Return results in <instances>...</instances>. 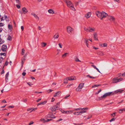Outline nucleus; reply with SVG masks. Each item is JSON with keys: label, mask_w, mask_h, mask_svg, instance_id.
Here are the masks:
<instances>
[{"label": "nucleus", "mask_w": 125, "mask_h": 125, "mask_svg": "<svg viewBox=\"0 0 125 125\" xmlns=\"http://www.w3.org/2000/svg\"><path fill=\"white\" fill-rule=\"evenodd\" d=\"M96 14L98 17L100 18V19L101 20L108 16V14L104 11H102L101 12L99 11H97L96 12Z\"/></svg>", "instance_id": "nucleus-1"}, {"label": "nucleus", "mask_w": 125, "mask_h": 125, "mask_svg": "<svg viewBox=\"0 0 125 125\" xmlns=\"http://www.w3.org/2000/svg\"><path fill=\"white\" fill-rule=\"evenodd\" d=\"M64 1L66 4L67 6L69 7L71 9L73 10H76L74 7L73 5L72 2L70 1L67 0H64Z\"/></svg>", "instance_id": "nucleus-2"}, {"label": "nucleus", "mask_w": 125, "mask_h": 125, "mask_svg": "<svg viewBox=\"0 0 125 125\" xmlns=\"http://www.w3.org/2000/svg\"><path fill=\"white\" fill-rule=\"evenodd\" d=\"M59 109V107L58 106H56V105L54 106L51 108L52 111H55L58 110Z\"/></svg>", "instance_id": "nucleus-3"}, {"label": "nucleus", "mask_w": 125, "mask_h": 125, "mask_svg": "<svg viewBox=\"0 0 125 125\" xmlns=\"http://www.w3.org/2000/svg\"><path fill=\"white\" fill-rule=\"evenodd\" d=\"M7 45H3L2 46V48H1V50L3 52H6L7 50L6 49L7 48Z\"/></svg>", "instance_id": "nucleus-4"}, {"label": "nucleus", "mask_w": 125, "mask_h": 125, "mask_svg": "<svg viewBox=\"0 0 125 125\" xmlns=\"http://www.w3.org/2000/svg\"><path fill=\"white\" fill-rule=\"evenodd\" d=\"M93 35L94 36V39L95 40L98 41L97 33L96 32H95Z\"/></svg>", "instance_id": "nucleus-5"}, {"label": "nucleus", "mask_w": 125, "mask_h": 125, "mask_svg": "<svg viewBox=\"0 0 125 125\" xmlns=\"http://www.w3.org/2000/svg\"><path fill=\"white\" fill-rule=\"evenodd\" d=\"M108 19L111 21H114L115 19V18L113 16H109L108 17Z\"/></svg>", "instance_id": "nucleus-6"}, {"label": "nucleus", "mask_w": 125, "mask_h": 125, "mask_svg": "<svg viewBox=\"0 0 125 125\" xmlns=\"http://www.w3.org/2000/svg\"><path fill=\"white\" fill-rule=\"evenodd\" d=\"M22 10L23 11V13L24 14H25L28 12V10L25 7H23L22 8Z\"/></svg>", "instance_id": "nucleus-7"}, {"label": "nucleus", "mask_w": 125, "mask_h": 125, "mask_svg": "<svg viewBox=\"0 0 125 125\" xmlns=\"http://www.w3.org/2000/svg\"><path fill=\"white\" fill-rule=\"evenodd\" d=\"M68 80L69 81H72L76 80V79L75 76H72L71 77H67Z\"/></svg>", "instance_id": "nucleus-8"}, {"label": "nucleus", "mask_w": 125, "mask_h": 125, "mask_svg": "<svg viewBox=\"0 0 125 125\" xmlns=\"http://www.w3.org/2000/svg\"><path fill=\"white\" fill-rule=\"evenodd\" d=\"M67 31L70 33L73 31V29L70 27L68 26L67 27Z\"/></svg>", "instance_id": "nucleus-9"}, {"label": "nucleus", "mask_w": 125, "mask_h": 125, "mask_svg": "<svg viewBox=\"0 0 125 125\" xmlns=\"http://www.w3.org/2000/svg\"><path fill=\"white\" fill-rule=\"evenodd\" d=\"M91 14V12H89L88 13L85 14V17H86V18H88L90 17Z\"/></svg>", "instance_id": "nucleus-10"}, {"label": "nucleus", "mask_w": 125, "mask_h": 125, "mask_svg": "<svg viewBox=\"0 0 125 125\" xmlns=\"http://www.w3.org/2000/svg\"><path fill=\"white\" fill-rule=\"evenodd\" d=\"M107 96L105 94L103 95L101 97H100L99 98V100H101L103 99V98H105Z\"/></svg>", "instance_id": "nucleus-11"}, {"label": "nucleus", "mask_w": 125, "mask_h": 125, "mask_svg": "<svg viewBox=\"0 0 125 125\" xmlns=\"http://www.w3.org/2000/svg\"><path fill=\"white\" fill-rule=\"evenodd\" d=\"M107 96L105 94L103 95L101 97H100L99 98V100H101L103 99V98H105Z\"/></svg>", "instance_id": "nucleus-12"}, {"label": "nucleus", "mask_w": 125, "mask_h": 125, "mask_svg": "<svg viewBox=\"0 0 125 125\" xmlns=\"http://www.w3.org/2000/svg\"><path fill=\"white\" fill-rule=\"evenodd\" d=\"M124 90H121L120 89H119L118 90H116L115 91L114 93V94H116L119 92H120V93H122L123 91H124Z\"/></svg>", "instance_id": "nucleus-13"}, {"label": "nucleus", "mask_w": 125, "mask_h": 125, "mask_svg": "<svg viewBox=\"0 0 125 125\" xmlns=\"http://www.w3.org/2000/svg\"><path fill=\"white\" fill-rule=\"evenodd\" d=\"M107 96H110L111 95H113L114 94V93L113 92H109L105 93Z\"/></svg>", "instance_id": "nucleus-14"}, {"label": "nucleus", "mask_w": 125, "mask_h": 125, "mask_svg": "<svg viewBox=\"0 0 125 125\" xmlns=\"http://www.w3.org/2000/svg\"><path fill=\"white\" fill-rule=\"evenodd\" d=\"M113 83H116L118 82L117 81V78H114L112 80Z\"/></svg>", "instance_id": "nucleus-15"}, {"label": "nucleus", "mask_w": 125, "mask_h": 125, "mask_svg": "<svg viewBox=\"0 0 125 125\" xmlns=\"http://www.w3.org/2000/svg\"><path fill=\"white\" fill-rule=\"evenodd\" d=\"M61 92L60 91H58L56 92L55 93L54 95H53V96L54 97H55L57 96H58L59 95V94H60Z\"/></svg>", "instance_id": "nucleus-16"}, {"label": "nucleus", "mask_w": 125, "mask_h": 125, "mask_svg": "<svg viewBox=\"0 0 125 125\" xmlns=\"http://www.w3.org/2000/svg\"><path fill=\"white\" fill-rule=\"evenodd\" d=\"M31 15H33L34 17L37 20H39V17L38 16L36 15L35 13H31Z\"/></svg>", "instance_id": "nucleus-17"}, {"label": "nucleus", "mask_w": 125, "mask_h": 125, "mask_svg": "<svg viewBox=\"0 0 125 125\" xmlns=\"http://www.w3.org/2000/svg\"><path fill=\"white\" fill-rule=\"evenodd\" d=\"M84 83H80L78 85V87L81 89L83 86Z\"/></svg>", "instance_id": "nucleus-18"}, {"label": "nucleus", "mask_w": 125, "mask_h": 125, "mask_svg": "<svg viewBox=\"0 0 125 125\" xmlns=\"http://www.w3.org/2000/svg\"><path fill=\"white\" fill-rule=\"evenodd\" d=\"M97 54L98 55L101 56L103 55L104 54V53H103L102 52L100 51H97Z\"/></svg>", "instance_id": "nucleus-19"}, {"label": "nucleus", "mask_w": 125, "mask_h": 125, "mask_svg": "<svg viewBox=\"0 0 125 125\" xmlns=\"http://www.w3.org/2000/svg\"><path fill=\"white\" fill-rule=\"evenodd\" d=\"M47 102V101H45L42 102H40L38 104V105H43L45 104H46Z\"/></svg>", "instance_id": "nucleus-20"}, {"label": "nucleus", "mask_w": 125, "mask_h": 125, "mask_svg": "<svg viewBox=\"0 0 125 125\" xmlns=\"http://www.w3.org/2000/svg\"><path fill=\"white\" fill-rule=\"evenodd\" d=\"M73 114L74 115H81V112L80 111L75 112L73 113Z\"/></svg>", "instance_id": "nucleus-21"}, {"label": "nucleus", "mask_w": 125, "mask_h": 125, "mask_svg": "<svg viewBox=\"0 0 125 125\" xmlns=\"http://www.w3.org/2000/svg\"><path fill=\"white\" fill-rule=\"evenodd\" d=\"M48 12L51 14H53L54 13L53 10L52 9H50L48 10Z\"/></svg>", "instance_id": "nucleus-22"}, {"label": "nucleus", "mask_w": 125, "mask_h": 125, "mask_svg": "<svg viewBox=\"0 0 125 125\" xmlns=\"http://www.w3.org/2000/svg\"><path fill=\"white\" fill-rule=\"evenodd\" d=\"M124 111L125 112V108H123V109H121L119 110V113H123V111Z\"/></svg>", "instance_id": "nucleus-23"}, {"label": "nucleus", "mask_w": 125, "mask_h": 125, "mask_svg": "<svg viewBox=\"0 0 125 125\" xmlns=\"http://www.w3.org/2000/svg\"><path fill=\"white\" fill-rule=\"evenodd\" d=\"M59 36V34H56L54 35L53 36V37L54 39L57 38Z\"/></svg>", "instance_id": "nucleus-24"}, {"label": "nucleus", "mask_w": 125, "mask_h": 125, "mask_svg": "<svg viewBox=\"0 0 125 125\" xmlns=\"http://www.w3.org/2000/svg\"><path fill=\"white\" fill-rule=\"evenodd\" d=\"M40 121L44 123H46L47 122V120H45L44 119H41L40 120Z\"/></svg>", "instance_id": "nucleus-25"}, {"label": "nucleus", "mask_w": 125, "mask_h": 125, "mask_svg": "<svg viewBox=\"0 0 125 125\" xmlns=\"http://www.w3.org/2000/svg\"><path fill=\"white\" fill-rule=\"evenodd\" d=\"M68 80L67 78L64 80V83L65 84L68 83L67 81Z\"/></svg>", "instance_id": "nucleus-26"}, {"label": "nucleus", "mask_w": 125, "mask_h": 125, "mask_svg": "<svg viewBox=\"0 0 125 125\" xmlns=\"http://www.w3.org/2000/svg\"><path fill=\"white\" fill-rule=\"evenodd\" d=\"M86 77H89L90 78H93V79H95V78H96V77H93V76H90V75H87V76H86Z\"/></svg>", "instance_id": "nucleus-27"}, {"label": "nucleus", "mask_w": 125, "mask_h": 125, "mask_svg": "<svg viewBox=\"0 0 125 125\" xmlns=\"http://www.w3.org/2000/svg\"><path fill=\"white\" fill-rule=\"evenodd\" d=\"M101 85V84H98V85H96L95 84L92 87V88H94L96 87H97L99 86H100Z\"/></svg>", "instance_id": "nucleus-28"}, {"label": "nucleus", "mask_w": 125, "mask_h": 125, "mask_svg": "<svg viewBox=\"0 0 125 125\" xmlns=\"http://www.w3.org/2000/svg\"><path fill=\"white\" fill-rule=\"evenodd\" d=\"M76 91L77 92H80L81 91V89L78 87H78L76 89Z\"/></svg>", "instance_id": "nucleus-29"}, {"label": "nucleus", "mask_w": 125, "mask_h": 125, "mask_svg": "<svg viewBox=\"0 0 125 125\" xmlns=\"http://www.w3.org/2000/svg\"><path fill=\"white\" fill-rule=\"evenodd\" d=\"M8 28L9 29L11 30L12 28V25L9 24L8 25Z\"/></svg>", "instance_id": "nucleus-30"}, {"label": "nucleus", "mask_w": 125, "mask_h": 125, "mask_svg": "<svg viewBox=\"0 0 125 125\" xmlns=\"http://www.w3.org/2000/svg\"><path fill=\"white\" fill-rule=\"evenodd\" d=\"M92 115H90L88 116V117L86 119H85L86 120L88 119L91 118L92 117Z\"/></svg>", "instance_id": "nucleus-31"}, {"label": "nucleus", "mask_w": 125, "mask_h": 125, "mask_svg": "<svg viewBox=\"0 0 125 125\" xmlns=\"http://www.w3.org/2000/svg\"><path fill=\"white\" fill-rule=\"evenodd\" d=\"M7 40L9 41H11V37L10 35H8L7 38Z\"/></svg>", "instance_id": "nucleus-32"}, {"label": "nucleus", "mask_w": 125, "mask_h": 125, "mask_svg": "<svg viewBox=\"0 0 125 125\" xmlns=\"http://www.w3.org/2000/svg\"><path fill=\"white\" fill-rule=\"evenodd\" d=\"M4 40H3L1 39H0V44L3 43L4 42Z\"/></svg>", "instance_id": "nucleus-33"}, {"label": "nucleus", "mask_w": 125, "mask_h": 125, "mask_svg": "<svg viewBox=\"0 0 125 125\" xmlns=\"http://www.w3.org/2000/svg\"><path fill=\"white\" fill-rule=\"evenodd\" d=\"M82 111H80L81 112V114H82V113H84L86 112V111L84 109H81Z\"/></svg>", "instance_id": "nucleus-34"}, {"label": "nucleus", "mask_w": 125, "mask_h": 125, "mask_svg": "<svg viewBox=\"0 0 125 125\" xmlns=\"http://www.w3.org/2000/svg\"><path fill=\"white\" fill-rule=\"evenodd\" d=\"M59 110H60L61 111V112H62V113H64L65 112V111L63 110L62 109H61V108H59Z\"/></svg>", "instance_id": "nucleus-35"}, {"label": "nucleus", "mask_w": 125, "mask_h": 125, "mask_svg": "<svg viewBox=\"0 0 125 125\" xmlns=\"http://www.w3.org/2000/svg\"><path fill=\"white\" fill-rule=\"evenodd\" d=\"M95 28H91L90 27V28L89 32H92L93 31H94L95 30Z\"/></svg>", "instance_id": "nucleus-36"}, {"label": "nucleus", "mask_w": 125, "mask_h": 125, "mask_svg": "<svg viewBox=\"0 0 125 125\" xmlns=\"http://www.w3.org/2000/svg\"><path fill=\"white\" fill-rule=\"evenodd\" d=\"M52 114L51 112H50L49 114L47 115V118H51V115Z\"/></svg>", "instance_id": "nucleus-37"}, {"label": "nucleus", "mask_w": 125, "mask_h": 125, "mask_svg": "<svg viewBox=\"0 0 125 125\" xmlns=\"http://www.w3.org/2000/svg\"><path fill=\"white\" fill-rule=\"evenodd\" d=\"M46 45V43L43 42L42 43V47H44Z\"/></svg>", "instance_id": "nucleus-38"}, {"label": "nucleus", "mask_w": 125, "mask_h": 125, "mask_svg": "<svg viewBox=\"0 0 125 125\" xmlns=\"http://www.w3.org/2000/svg\"><path fill=\"white\" fill-rule=\"evenodd\" d=\"M75 61L76 62H81V61L77 57L76 58H75Z\"/></svg>", "instance_id": "nucleus-39"}, {"label": "nucleus", "mask_w": 125, "mask_h": 125, "mask_svg": "<svg viewBox=\"0 0 125 125\" xmlns=\"http://www.w3.org/2000/svg\"><path fill=\"white\" fill-rule=\"evenodd\" d=\"M0 55L1 56L3 55L4 56H5L6 55V53L5 52H4L3 53H0Z\"/></svg>", "instance_id": "nucleus-40"}, {"label": "nucleus", "mask_w": 125, "mask_h": 125, "mask_svg": "<svg viewBox=\"0 0 125 125\" xmlns=\"http://www.w3.org/2000/svg\"><path fill=\"white\" fill-rule=\"evenodd\" d=\"M71 112V111H65L64 113H65L66 114H68L70 113Z\"/></svg>", "instance_id": "nucleus-41"}, {"label": "nucleus", "mask_w": 125, "mask_h": 125, "mask_svg": "<svg viewBox=\"0 0 125 125\" xmlns=\"http://www.w3.org/2000/svg\"><path fill=\"white\" fill-rule=\"evenodd\" d=\"M123 80V79L122 78H120L119 79H117V81L118 82H119L121 81H122Z\"/></svg>", "instance_id": "nucleus-42"}, {"label": "nucleus", "mask_w": 125, "mask_h": 125, "mask_svg": "<svg viewBox=\"0 0 125 125\" xmlns=\"http://www.w3.org/2000/svg\"><path fill=\"white\" fill-rule=\"evenodd\" d=\"M25 51V50L23 48L22 49V53H21V54H22V55H23L24 54Z\"/></svg>", "instance_id": "nucleus-43"}, {"label": "nucleus", "mask_w": 125, "mask_h": 125, "mask_svg": "<svg viewBox=\"0 0 125 125\" xmlns=\"http://www.w3.org/2000/svg\"><path fill=\"white\" fill-rule=\"evenodd\" d=\"M25 60V58H23L21 60V61H22V65H23V62Z\"/></svg>", "instance_id": "nucleus-44"}, {"label": "nucleus", "mask_w": 125, "mask_h": 125, "mask_svg": "<svg viewBox=\"0 0 125 125\" xmlns=\"http://www.w3.org/2000/svg\"><path fill=\"white\" fill-rule=\"evenodd\" d=\"M103 47H107V44L106 43H103Z\"/></svg>", "instance_id": "nucleus-45"}, {"label": "nucleus", "mask_w": 125, "mask_h": 125, "mask_svg": "<svg viewBox=\"0 0 125 125\" xmlns=\"http://www.w3.org/2000/svg\"><path fill=\"white\" fill-rule=\"evenodd\" d=\"M82 108H76L74 109V110L75 111H78V110H80L81 109H82Z\"/></svg>", "instance_id": "nucleus-46"}, {"label": "nucleus", "mask_w": 125, "mask_h": 125, "mask_svg": "<svg viewBox=\"0 0 125 125\" xmlns=\"http://www.w3.org/2000/svg\"><path fill=\"white\" fill-rule=\"evenodd\" d=\"M83 124V123H81L80 124H79V123L76 124V123H73V124H74L75 125H82Z\"/></svg>", "instance_id": "nucleus-47"}, {"label": "nucleus", "mask_w": 125, "mask_h": 125, "mask_svg": "<svg viewBox=\"0 0 125 125\" xmlns=\"http://www.w3.org/2000/svg\"><path fill=\"white\" fill-rule=\"evenodd\" d=\"M90 27H89L86 28V31L87 32H89L90 31Z\"/></svg>", "instance_id": "nucleus-48"}, {"label": "nucleus", "mask_w": 125, "mask_h": 125, "mask_svg": "<svg viewBox=\"0 0 125 125\" xmlns=\"http://www.w3.org/2000/svg\"><path fill=\"white\" fill-rule=\"evenodd\" d=\"M4 24L3 23L1 22L0 23V27L3 26H4Z\"/></svg>", "instance_id": "nucleus-49"}, {"label": "nucleus", "mask_w": 125, "mask_h": 125, "mask_svg": "<svg viewBox=\"0 0 125 125\" xmlns=\"http://www.w3.org/2000/svg\"><path fill=\"white\" fill-rule=\"evenodd\" d=\"M55 116L53 115L52 113V114L51 115V118H55Z\"/></svg>", "instance_id": "nucleus-50"}, {"label": "nucleus", "mask_w": 125, "mask_h": 125, "mask_svg": "<svg viewBox=\"0 0 125 125\" xmlns=\"http://www.w3.org/2000/svg\"><path fill=\"white\" fill-rule=\"evenodd\" d=\"M67 54L68 53H65L64 54H63L62 55V57L63 58H64L63 57L66 56V54Z\"/></svg>", "instance_id": "nucleus-51"}, {"label": "nucleus", "mask_w": 125, "mask_h": 125, "mask_svg": "<svg viewBox=\"0 0 125 125\" xmlns=\"http://www.w3.org/2000/svg\"><path fill=\"white\" fill-rule=\"evenodd\" d=\"M101 89H100V90L99 91H98V92H96L95 93V94H98L100 92H101Z\"/></svg>", "instance_id": "nucleus-52"}, {"label": "nucleus", "mask_w": 125, "mask_h": 125, "mask_svg": "<svg viewBox=\"0 0 125 125\" xmlns=\"http://www.w3.org/2000/svg\"><path fill=\"white\" fill-rule=\"evenodd\" d=\"M116 114V112H114V113L113 114H111V115L113 116V117H114L115 116V114Z\"/></svg>", "instance_id": "nucleus-53"}, {"label": "nucleus", "mask_w": 125, "mask_h": 125, "mask_svg": "<svg viewBox=\"0 0 125 125\" xmlns=\"http://www.w3.org/2000/svg\"><path fill=\"white\" fill-rule=\"evenodd\" d=\"M27 83L30 86H31V85H33V84L30 82Z\"/></svg>", "instance_id": "nucleus-54"}, {"label": "nucleus", "mask_w": 125, "mask_h": 125, "mask_svg": "<svg viewBox=\"0 0 125 125\" xmlns=\"http://www.w3.org/2000/svg\"><path fill=\"white\" fill-rule=\"evenodd\" d=\"M115 118H112L111 120H109L110 122H111L112 121H114L115 120Z\"/></svg>", "instance_id": "nucleus-55"}, {"label": "nucleus", "mask_w": 125, "mask_h": 125, "mask_svg": "<svg viewBox=\"0 0 125 125\" xmlns=\"http://www.w3.org/2000/svg\"><path fill=\"white\" fill-rule=\"evenodd\" d=\"M53 90H52L51 89H49L47 90V93H49L51 92H52Z\"/></svg>", "instance_id": "nucleus-56"}, {"label": "nucleus", "mask_w": 125, "mask_h": 125, "mask_svg": "<svg viewBox=\"0 0 125 125\" xmlns=\"http://www.w3.org/2000/svg\"><path fill=\"white\" fill-rule=\"evenodd\" d=\"M9 63V62L7 61H6L5 63L4 66H7L8 65V64Z\"/></svg>", "instance_id": "nucleus-57"}, {"label": "nucleus", "mask_w": 125, "mask_h": 125, "mask_svg": "<svg viewBox=\"0 0 125 125\" xmlns=\"http://www.w3.org/2000/svg\"><path fill=\"white\" fill-rule=\"evenodd\" d=\"M60 104V102H59L56 104V106H58V107H59V106H60L59 104Z\"/></svg>", "instance_id": "nucleus-58"}, {"label": "nucleus", "mask_w": 125, "mask_h": 125, "mask_svg": "<svg viewBox=\"0 0 125 125\" xmlns=\"http://www.w3.org/2000/svg\"><path fill=\"white\" fill-rule=\"evenodd\" d=\"M16 3L18 4H19L20 3V1L19 0H16Z\"/></svg>", "instance_id": "nucleus-59"}, {"label": "nucleus", "mask_w": 125, "mask_h": 125, "mask_svg": "<svg viewBox=\"0 0 125 125\" xmlns=\"http://www.w3.org/2000/svg\"><path fill=\"white\" fill-rule=\"evenodd\" d=\"M9 75V72H8L6 74V75H5V77L6 78H7V77H8Z\"/></svg>", "instance_id": "nucleus-60"}, {"label": "nucleus", "mask_w": 125, "mask_h": 125, "mask_svg": "<svg viewBox=\"0 0 125 125\" xmlns=\"http://www.w3.org/2000/svg\"><path fill=\"white\" fill-rule=\"evenodd\" d=\"M16 6L18 9H19L20 8V6L18 4L16 5Z\"/></svg>", "instance_id": "nucleus-61"}, {"label": "nucleus", "mask_w": 125, "mask_h": 125, "mask_svg": "<svg viewBox=\"0 0 125 125\" xmlns=\"http://www.w3.org/2000/svg\"><path fill=\"white\" fill-rule=\"evenodd\" d=\"M88 39H85V43H88Z\"/></svg>", "instance_id": "nucleus-62"}, {"label": "nucleus", "mask_w": 125, "mask_h": 125, "mask_svg": "<svg viewBox=\"0 0 125 125\" xmlns=\"http://www.w3.org/2000/svg\"><path fill=\"white\" fill-rule=\"evenodd\" d=\"M88 108L87 107H86V108H82V109H84V110H88Z\"/></svg>", "instance_id": "nucleus-63"}, {"label": "nucleus", "mask_w": 125, "mask_h": 125, "mask_svg": "<svg viewBox=\"0 0 125 125\" xmlns=\"http://www.w3.org/2000/svg\"><path fill=\"white\" fill-rule=\"evenodd\" d=\"M4 17L5 18V19H4V20H6L8 18L7 17V16L6 15H4Z\"/></svg>", "instance_id": "nucleus-64"}]
</instances>
